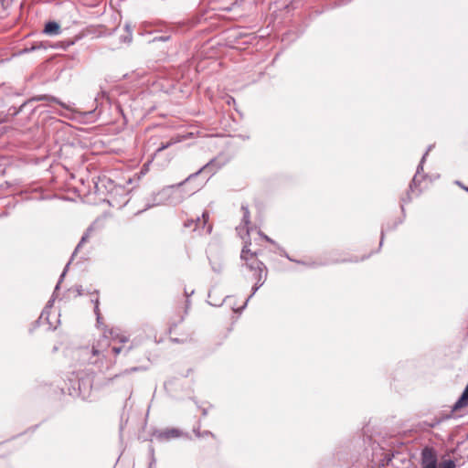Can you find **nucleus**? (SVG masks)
Instances as JSON below:
<instances>
[{"mask_svg": "<svg viewBox=\"0 0 468 468\" xmlns=\"http://www.w3.org/2000/svg\"><path fill=\"white\" fill-rule=\"evenodd\" d=\"M92 353H93L94 356H98L101 353V351L98 348V346H93L92 347Z\"/></svg>", "mask_w": 468, "mask_h": 468, "instance_id": "nucleus-14", "label": "nucleus"}, {"mask_svg": "<svg viewBox=\"0 0 468 468\" xmlns=\"http://www.w3.org/2000/svg\"><path fill=\"white\" fill-rule=\"evenodd\" d=\"M210 263L215 272L220 273L224 270V263L218 256L211 258Z\"/></svg>", "mask_w": 468, "mask_h": 468, "instance_id": "nucleus-8", "label": "nucleus"}, {"mask_svg": "<svg viewBox=\"0 0 468 468\" xmlns=\"http://www.w3.org/2000/svg\"><path fill=\"white\" fill-rule=\"evenodd\" d=\"M181 435H182V432L178 429L170 428V429H165V430L162 431L159 434V438L164 439V440H170V439L178 438Z\"/></svg>", "mask_w": 468, "mask_h": 468, "instance_id": "nucleus-6", "label": "nucleus"}, {"mask_svg": "<svg viewBox=\"0 0 468 468\" xmlns=\"http://www.w3.org/2000/svg\"><path fill=\"white\" fill-rule=\"evenodd\" d=\"M439 468H455V463L452 460H446L440 463Z\"/></svg>", "mask_w": 468, "mask_h": 468, "instance_id": "nucleus-10", "label": "nucleus"}, {"mask_svg": "<svg viewBox=\"0 0 468 468\" xmlns=\"http://www.w3.org/2000/svg\"><path fill=\"white\" fill-rule=\"evenodd\" d=\"M94 302H95L94 312L97 315V319L99 320L100 316H101V313H100V309H99V298L96 297Z\"/></svg>", "mask_w": 468, "mask_h": 468, "instance_id": "nucleus-11", "label": "nucleus"}, {"mask_svg": "<svg viewBox=\"0 0 468 468\" xmlns=\"http://www.w3.org/2000/svg\"><path fill=\"white\" fill-rule=\"evenodd\" d=\"M121 341L124 343V342H126V339L125 338H122Z\"/></svg>", "mask_w": 468, "mask_h": 468, "instance_id": "nucleus-15", "label": "nucleus"}, {"mask_svg": "<svg viewBox=\"0 0 468 468\" xmlns=\"http://www.w3.org/2000/svg\"><path fill=\"white\" fill-rule=\"evenodd\" d=\"M190 300L188 296L184 297L177 302L176 311V317H171L168 327V334L173 342L184 344L193 340V333L185 325L183 322L190 308Z\"/></svg>", "mask_w": 468, "mask_h": 468, "instance_id": "nucleus-1", "label": "nucleus"}, {"mask_svg": "<svg viewBox=\"0 0 468 468\" xmlns=\"http://www.w3.org/2000/svg\"><path fill=\"white\" fill-rule=\"evenodd\" d=\"M60 31L59 25L56 22H48L45 26L44 32L48 35H58Z\"/></svg>", "mask_w": 468, "mask_h": 468, "instance_id": "nucleus-7", "label": "nucleus"}, {"mask_svg": "<svg viewBox=\"0 0 468 468\" xmlns=\"http://www.w3.org/2000/svg\"><path fill=\"white\" fill-rule=\"evenodd\" d=\"M93 184L98 191H101V187H105L108 192H113L116 189L111 177H93Z\"/></svg>", "mask_w": 468, "mask_h": 468, "instance_id": "nucleus-4", "label": "nucleus"}, {"mask_svg": "<svg viewBox=\"0 0 468 468\" xmlns=\"http://www.w3.org/2000/svg\"><path fill=\"white\" fill-rule=\"evenodd\" d=\"M215 166H216L215 162H211V163L207 164V165L203 166L199 171H197L195 174V176H197L198 174H201V173H204V174H207V173L215 174V173H217V170L215 169Z\"/></svg>", "mask_w": 468, "mask_h": 468, "instance_id": "nucleus-9", "label": "nucleus"}, {"mask_svg": "<svg viewBox=\"0 0 468 468\" xmlns=\"http://www.w3.org/2000/svg\"><path fill=\"white\" fill-rule=\"evenodd\" d=\"M422 468H437V455L432 448L425 447L421 452Z\"/></svg>", "mask_w": 468, "mask_h": 468, "instance_id": "nucleus-3", "label": "nucleus"}, {"mask_svg": "<svg viewBox=\"0 0 468 468\" xmlns=\"http://www.w3.org/2000/svg\"><path fill=\"white\" fill-rule=\"evenodd\" d=\"M259 255V252L252 251L249 246H245L242 249L240 255L247 268L251 271L255 290L264 283L267 276V268L264 263L258 259Z\"/></svg>", "mask_w": 468, "mask_h": 468, "instance_id": "nucleus-2", "label": "nucleus"}, {"mask_svg": "<svg viewBox=\"0 0 468 468\" xmlns=\"http://www.w3.org/2000/svg\"><path fill=\"white\" fill-rule=\"evenodd\" d=\"M466 407H468V384L466 385L459 399L452 406V411L457 412Z\"/></svg>", "mask_w": 468, "mask_h": 468, "instance_id": "nucleus-5", "label": "nucleus"}, {"mask_svg": "<svg viewBox=\"0 0 468 468\" xmlns=\"http://www.w3.org/2000/svg\"><path fill=\"white\" fill-rule=\"evenodd\" d=\"M131 182H132V179H131V178H129V179L127 180V183H131Z\"/></svg>", "mask_w": 468, "mask_h": 468, "instance_id": "nucleus-16", "label": "nucleus"}, {"mask_svg": "<svg viewBox=\"0 0 468 468\" xmlns=\"http://www.w3.org/2000/svg\"><path fill=\"white\" fill-rule=\"evenodd\" d=\"M122 346H112V352L114 353V355H119L122 351Z\"/></svg>", "mask_w": 468, "mask_h": 468, "instance_id": "nucleus-13", "label": "nucleus"}, {"mask_svg": "<svg viewBox=\"0 0 468 468\" xmlns=\"http://www.w3.org/2000/svg\"><path fill=\"white\" fill-rule=\"evenodd\" d=\"M209 219V214L207 211L202 213V224L205 226Z\"/></svg>", "mask_w": 468, "mask_h": 468, "instance_id": "nucleus-12", "label": "nucleus"}]
</instances>
